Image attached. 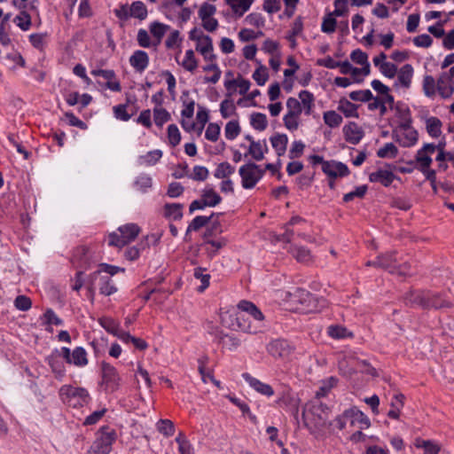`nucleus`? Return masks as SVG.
Masks as SVG:
<instances>
[{"instance_id": "bb28decb", "label": "nucleus", "mask_w": 454, "mask_h": 454, "mask_svg": "<svg viewBox=\"0 0 454 454\" xmlns=\"http://www.w3.org/2000/svg\"><path fill=\"white\" fill-rule=\"evenodd\" d=\"M118 231L130 243L139 234L140 228L136 223H128L118 228Z\"/></svg>"}, {"instance_id": "7ed1b4c3", "label": "nucleus", "mask_w": 454, "mask_h": 454, "mask_svg": "<svg viewBox=\"0 0 454 454\" xmlns=\"http://www.w3.org/2000/svg\"><path fill=\"white\" fill-rule=\"evenodd\" d=\"M348 0H335L334 6L335 10L325 16L323 20L321 25V30L324 33H333L336 29L337 21L333 16L341 17L344 16L348 12Z\"/></svg>"}, {"instance_id": "b1692460", "label": "nucleus", "mask_w": 454, "mask_h": 454, "mask_svg": "<svg viewBox=\"0 0 454 454\" xmlns=\"http://www.w3.org/2000/svg\"><path fill=\"white\" fill-rule=\"evenodd\" d=\"M358 106L351 103L347 98H342L340 99L338 110L343 113L345 117H356L358 118L357 113Z\"/></svg>"}, {"instance_id": "f3484780", "label": "nucleus", "mask_w": 454, "mask_h": 454, "mask_svg": "<svg viewBox=\"0 0 454 454\" xmlns=\"http://www.w3.org/2000/svg\"><path fill=\"white\" fill-rule=\"evenodd\" d=\"M129 63L137 72L142 73L149 64L148 54L144 51L137 50L130 56Z\"/></svg>"}, {"instance_id": "4468645a", "label": "nucleus", "mask_w": 454, "mask_h": 454, "mask_svg": "<svg viewBox=\"0 0 454 454\" xmlns=\"http://www.w3.org/2000/svg\"><path fill=\"white\" fill-rule=\"evenodd\" d=\"M243 377L248 382L250 387H253L257 393L267 396H271L276 394L274 388L270 385L260 381L248 373H245Z\"/></svg>"}, {"instance_id": "2f4dec72", "label": "nucleus", "mask_w": 454, "mask_h": 454, "mask_svg": "<svg viewBox=\"0 0 454 454\" xmlns=\"http://www.w3.org/2000/svg\"><path fill=\"white\" fill-rule=\"evenodd\" d=\"M248 155L257 161L264 159V151L261 141L253 142L249 145L247 153L244 156L247 157Z\"/></svg>"}, {"instance_id": "58836bf2", "label": "nucleus", "mask_w": 454, "mask_h": 454, "mask_svg": "<svg viewBox=\"0 0 454 454\" xmlns=\"http://www.w3.org/2000/svg\"><path fill=\"white\" fill-rule=\"evenodd\" d=\"M299 98L303 105L305 114L309 115L314 106V95L309 90H301L299 93Z\"/></svg>"}, {"instance_id": "49530a36", "label": "nucleus", "mask_w": 454, "mask_h": 454, "mask_svg": "<svg viewBox=\"0 0 454 454\" xmlns=\"http://www.w3.org/2000/svg\"><path fill=\"white\" fill-rule=\"evenodd\" d=\"M237 108L231 99H224L220 105V113L223 118H229L232 114H236Z\"/></svg>"}, {"instance_id": "ddd939ff", "label": "nucleus", "mask_w": 454, "mask_h": 454, "mask_svg": "<svg viewBox=\"0 0 454 454\" xmlns=\"http://www.w3.org/2000/svg\"><path fill=\"white\" fill-rule=\"evenodd\" d=\"M268 352L275 357L285 358L291 354V348L286 340H275L268 345Z\"/></svg>"}, {"instance_id": "dca6fc26", "label": "nucleus", "mask_w": 454, "mask_h": 454, "mask_svg": "<svg viewBox=\"0 0 454 454\" xmlns=\"http://www.w3.org/2000/svg\"><path fill=\"white\" fill-rule=\"evenodd\" d=\"M396 116L402 120L399 128L403 130H409L411 128L412 118L411 110L408 106H403L401 102H397L395 106Z\"/></svg>"}, {"instance_id": "680f3d73", "label": "nucleus", "mask_w": 454, "mask_h": 454, "mask_svg": "<svg viewBox=\"0 0 454 454\" xmlns=\"http://www.w3.org/2000/svg\"><path fill=\"white\" fill-rule=\"evenodd\" d=\"M134 184L141 192H146L147 190L152 187L153 181H152V178L148 175L143 174L137 178Z\"/></svg>"}, {"instance_id": "a19ab883", "label": "nucleus", "mask_w": 454, "mask_h": 454, "mask_svg": "<svg viewBox=\"0 0 454 454\" xmlns=\"http://www.w3.org/2000/svg\"><path fill=\"white\" fill-rule=\"evenodd\" d=\"M215 214L212 213L209 216L198 215L196 216L192 223L189 224L187 228L186 233L192 231H199L200 228L206 226L211 219L214 217Z\"/></svg>"}, {"instance_id": "20e7f679", "label": "nucleus", "mask_w": 454, "mask_h": 454, "mask_svg": "<svg viewBox=\"0 0 454 454\" xmlns=\"http://www.w3.org/2000/svg\"><path fill=\"white\" fill-rule=\"evenodd\" d=\"M329 413L330 407L323 403L321 399H311L306 403L302 411V417L305 425L308 426L307 418L309 415L317 416L319 419L325 422L327 419Z\"/></svg>"}, {"instance_id": "69168bd1", "label": "nucleus", "mask_w": 454, "mask_h": 454, "mask_svg": "<svg viewBox=\"0 0 454 454\" xmlns=\"http://www.w3.org/2000/svg\"><path fill=\"white\" fill-rule=\"evenodd\" d=\"M216 7L208 3H204L200 10H199V17L201 20H205L207 19L212 18V16L215 13Z\"/></svg>"}, {"instance_id": "8fccbe9b", "label": "nucleus", "mask_w": 454, "mask_h": 454, "mask_svg": "<svg viewBox=\"0 0 454 454\" xmlns=\"http://www.w3.org/2000/svg\"><path fill=\"white\" fill-rule=\"evenodd\" d=\"M176 442L178 443V450L180 454H193L190 442L186 439L185 435L182 432H180L176 436Z\"/></svg>"}, {"instance_id": "6e6d98bb", "label": "nucleus", "mask_w": 454, "mask_h": 454, "mask_svg": "<svg viewBox=\"0 0 454 454\" xmlns=\"http://www.w3.org/2000/svg\"><path fill=\"white\" fill-rule=\"evenodd\" d=\"M168 138L169 144L175 147L176 146L180 141H181V134L179 132V129L176 124H170L168 127Z\"/></svg>"}, {"instance_id": "4be33fe9", "label": "nucleus", "mask_w": 454, "mask_h": 454, "mask_svg": "<svg viewBox=\"0 0 454 454\" xmlns=\"http://www.w3.org/2000/svg\"><path fill=\"white\" fill-rule=\"evenodd\" d=\"M217 338L223 348L229 351L236 350L240 346V340L234 335L221 333L217 335Z\"/></svg>"}, {"instance_id": "9d476101", "label": "nucleus", "mask_w": 454, "mask_h": 454, "mask_svg": "<svg viewBox=\"0 0 454 454\" xmlns=\"http://www.w3.org/2000/svg\"><path fill=\"white\" fill-rule=\"evenodd\" d=\"M426 302L425 309L428 310L431 309H439L443 308H450L451 302L443 299L439 293H434L429 290L426 291Z\"/></svg>"}, {"instance_id": "79ce46f5", "label": "nucleus", "mask_w": 454, "mask_h": 454, "mask_svg": "<svg viewBox=\"0 0 454 454\" xmlns=\"http://www.w3.org/2000/svg\"><path fill=\"white\" fill-rule=\"evenodd\" d=\"M153 118L155 124L159 127H162L164 123L171 119V115L165 108L154 107Z\"/></svg>"}, {"instance_id": "f257e3e1", "label": "nucleus", "mask_w": 454, "mask_h": 454, "mask_svg": "<svg viewBox=\"0 0 454 454\" xmlns=\"http://www.w3.org/2000/svg\"><path fill=\"white\" fill-rule=\"evenodd\" d=\"M239 309L241 310L240 313L237 315L238 325L239 328L245 333H257L256 328H253L249 324L247 325V319L245 318V315L242 312H247L249 316H251L254 320L262 322L264 318L261 310L251 301H240L238 304Z\"/></svg>"}, {"instance_id": "ea45409f", "label": "nucleus", "mask_w": 454, "mask_h": 454, "mask_svg": "<svg viewBox=\"0 0 454 454\" xmlns=\"http://www.w3.org/2000/svg\"><path fill=\"white\" fill-rule=\"evenodd\" d=\"M337 383L338 379L335 377H330L326 380L322 381L315 397H325L330 393L331 389L337 385Z\"/></svg>"}, {"instance_id": "9b49d317", "label": "nucleus", "mask_w": 454, "mask_h": 454, "mask_svg": "<svg viewBox=\"0 0 454 454\" xmlns=\"http://www.w3.org/2000/svg\"><path fill=\"white\" fill-rule=\"evenodd\" d=\"M88 248L84 246L76 247L74 250L71 262L77 269L87 270L90 267V258L88 256Z\"/></svg>"}, {"instance_id": "1a4fd4ad", "label": "nucleus", "mask_w": 454, "mask_h": 454, "mask_svg": "<svg viewBox=\"0 0 454 454\" xmlns=\"http://www.w3.org/2000/svg\"><path fill=\"white\" fill-rule=\"evenodd\" d=\"M395 179L400 180V177L395 176L392 170L387 169L379 168L369 175L371 183H380L384 187H389Z\"/></svg>"}, {"instance_id": "bf43d9fd", "label": "nucleus", "mask_w": 454, "mask_h": 454, "mask_svg": "<svg viewBox=\"0 0 454 454\" xmlns=\"http://www.w3.org/2000/svg\"><path fill=\"white\" fill-rule=\"evenodd\" d=\"M108 245L111 247H116L118 248H121L129 244L126 240V238L123 237L121 233L118 234L116 232H112L108 235Z\"/></svg>"}, {"instance_id": "13d9d810", "label": "nucleus", "mask_w": 454, "mask_h": 454, "mask_svg": "<svg viewBox=\"0 0 454 454\" xmlns=\"http://www.w3.org/2000/svg\"><path fill=\"white\" fill-rule=\"evenodd\" d=\"M157 429L160 433L168 437L174 433V424L169 419H160L157 423Z\"/></svg>"}, {"instance_id": "c9c22d12", "label": "nucleus", "mask_w": 454, "mask_h": 454, "mask_svg": "<svg viewBox=\"0 0 454 454\" xmlns=\"http://www.w3.org/2000/svg\"><path fill=\"white\" fill-rule=\"evenodd\" d=\"M235 171V168L229 162L223 161L217 165L214 176L215 178L223 179L232 175Z\"/></svg>"}, {"instance_id": "e433bc0d", "label": "nucleus", "mask_w": 454, "mask_h": 454, "mask_svg": "<svg viewBox=\"0 0 454 454\" xmlns=\"http://www.w3.org/2000/svg\"><path fill=\"white\" fill-rule=\"evenodd\" d=\"M323 119L325 123L330 128H337L339 127L343 119L340 114H337L335 111L331 110L324 113Z\"/></svg>"}, {"instance_id": "412c9836", "label": "nucleus", "mask_w": 454, "mask_h": 454, "mask_svg": "<svg viewBox=\"0 0 454 454\" xmlns=\"http://www.w3.org/2000/svg\"><path fill=\"white\" fill-rule=\"evenodd\" d=\"M413 76V67L411 64L403 65L397 74L398 82L405 89H409Z\"/></svg>"}, {"instance_id": "a878e982", "label": "nucleus", "mask_w": 454, "mask_h": 454, "mask_svg": "<svg viewBox=\"0 0 454 454\" xmlns=\"http://www.w3.org/2000/svg\"><path fill=\"white\" fill-rule=\"evenodd\" d=\"M270 142L278 156H283L286 151L288 143L287 136L285 134H277L270 137Z\"/></svg>"}, {"instance_id": "393cba45", "label": "nucleus", "mask_w": 454, "mask_h": 454, "mask_svg": "<svg viewBox=\"0 0 454 454\" xmlns=\"http://www.w3.org/2000/svg\"><path fill=\"white\" fill-rule=\"evenodd\" d=\"M57 353L58 350H54L53 353L47 357V361L52 372L58 377H61L64 375L65 367L62 361L60 360V355H57Z\"/></svg>"}, {"instance_id": "4c0bfd02", "label": "nucleus", "mask_w": 454, "mask_h": 454, "mask_svg": "<svg viewBox=\"0 0 454 454\" xmlns=\"http://www.w3.org/2000/svg\"><path fill=\"white\" fill-rule=\"evenodd\" d=\"M442 121L437 117H430L427 120V131L432 137H438L442 131Z\"/></svg>"}, {"instance_id": "e2e57ef3", "label": "nucleus", "mask_w": 454, "mask_h": 454, "mask_svg": "<svg viewBox=\"0 0 454 454\" xmlns=\"http://www.w3.org/2000/svg\"><path fill=\"white\" fill-rule=\"evenodd\" d=\"M253 78L259 86L264 85L269 78L266 67L260 65V67L254 72Z\"/></svg>"}, {"instance_id": "0e129e2a", "label": "nucleus", "mask_w": 454, "mask_h": 454, "mask_svg": "<svg viewBox=\"0 0 454 454\" xmlns=\"http://www.w3.org/2000/svg\"><path fill=\"white\" fill-rule=\"evenodd\" d=\"M220 135V126L217 123L210 122L206 129L205 137L212 142L218 140Z\"/></svg>"}, {"instance_id": "5fc2aeb1", "label": "nucleus", "mask_w": 454, "mask_h": 454, "mask_svg": "<svg viewBox=\"0 0 454 454\" xmlns=\"http://www.w3.org/2000/svg\"><path fill=\"white\" fill-rule=\"evenodd\" d=\"M209 175V171L206 167L203 166H195L193 168L192 173L188 176L191 179L194 181L202 182L205 181Z\"/></svg>"}, {"instance_id": "603ef678", "label": "nucleus", "mask_w": 454, "mask_h": 454, "mask_svg": "<svg viewBox=\"0 0 454 454\" xmlns=\"http://www.w3.org/2000/svg\"><path fill=\"white\" fill-rule=\"evenodd\" d=\"M182 66L184 69L190 72H193L197 68L198 62L192 50L186 51L185 58L182 62Z\"/></svg>"}, {"instance_id": "5701e85b", "label": "nucleus", "mask_w": 454, "mask_h": 454, "mask_svg": "<svg viewBox=\"0 0 454 454\" xmlns=\"http://www.w3.org/2000/svg\"><path fill=\"white\" fill-rule=\"evenodd\" d=\"M59 395L60 397H88L89 393L85 388L65 385L60 387Z\"/></svg>"}, {"instance_id": "c756f323", "label": "nucleus", "mask_w": 454, "mask_h": 454, "mask_svg": "<svg viewBox=\"0 0 454 454\" xmlns=\"http://www.w3.org/2000/svg\"><path fill=\"white\" fill-rule=\"evenodd\" d=\"M131 103V97H127L125 104H120L114 106V114L116 119H119L123 121H129L133 115L134 113L129 114L127 112V107L129 104Z\"/></svg>"}, {"instance_id": "864d4df0", "label": "nucleus", "mask_w": 454, "mask_h": 454, "mask_svg": "<svg viewBox=\"0 0 454 454\" xmlns=\"http://www.w3.org/2000/svg\"><path fill=\"white\" fill-rule=\"evenodd\" d=\"M368 190L367 185H360L356 187L355 191L346 193L343 196V201L348 203L352 201L355 198L362 199L364 197Z\"/></svg>"}, {"instance_id": "c85d7f7f", "label": "nucleus", "mask_w": 454, "mask_h": 454, "mask_svg": "<svg viewBox=\"0 0 454 454\" xmlns=\"http://www.w3.org/2000/svg\"><path fill=\"white\" fill-rule=\"evenodd\" d=\"M169 29L168 25H165L159 21H153L150 25V32L153 37L157 39L156 43L153 45L157 46L160 43L162 37L166 34V32Z\"/></svg>"}, {"instance_id": "39448f33", "label": "nucleus", "mask_w": 454, "mask_h": 454, "mask_svg": "<svg viewBox=\"0 0 454 454\" xmlns=\"http://www.w3.org/2000/svg\"><path fill=\"white\" fill-rule=\"evenodd\" d=\"M120 378L116 369L108 363H102V387L106 394H112L118 389Z\"/></svg>"}, {"instance_id": "052dcab7", "label": "nucleus", "mask_w": 454, "mask_h": 454, "mask_svg": "<svg viewBox=\"0 0 454 454\" xmlns=\"http://www.w3.org/2000/svg\"><path fill=\"white\" fill-rule=\"evenodd\" d=\"M302 29H303L302 18L301 16H298L294 20V21L292 25V29L290 31L289 35L287 36V39L289 41H292L293 43L294 44L295 43L294 37L299 35L302 32Z\"/></svg>"}, {"instance_id": "c03bdc74", "label": "nucleus", "mask_w": 454, "mask_h": 454, "mask_svg": "<svg viewBox=\"0 0 454 454\" xmlns=\"http://www.w3.org/2000/svg\"><path fill=\"white\" fill-rule=\"evenodd\" d=\"M398 154V148L393 143H387L383 147L380 148L377 152V156L380 158L394 159Z\"/></svg>"}, {"instance_id": "aec40b11", "label": "nucleus", "mask_w": 454, "mask_h": 454, "mask_svg": "<svg viewBox=\"0 0 454 454\" xmlns=\"http://www.w3.org/2000/svg\"><path fill=\"white\" fill-rule=\"evenodd\" d=\"M378 262L379 268L387 270L389 272L394 273L397 263L395 252L386 253L379 255Z\"/></svg>"}, {"instance_id": "0eeeda50", "label": "nucleus", "mask_w": 454, "mask_h": 454, "mask_svg": "<svg viewBox=\"0 0 454 454\" xmlns=\"http://www.w3.org/2000/svg\"><path fill=\"white\" fill-rule=\"evenodd\" d=\"M426 291L427 290L411 289L403 294L402 298L403 303L410 308L419 307L425 309V302L427 300Z\"/></svg>"}, {"instance_id": "de8ad7c7", "label": "nucleus", "mask_w": 454, "mask_h": 454, "mask_svg": "<svg viewBox=\"0 0 454 454\" xmlns=\"http://www.w3.org/2000/svg\"><path fill=\"white\" fill-rule=\"evenodd\" d=\"M13 21L23 31L28 30L31 27V17L26 11L20 12V13L14 18Z\"/></svg>"}, {"instance_id": "a211bd4d", "label": "nucleus", "mask_w": 454, "mask_h": 454, "mask_svg": "<svg viewBox=\"0 0 454 454\" xmlns=\"http://www.w3.org/2000/svg\"><path fill=\"white\" fill-rule=\"evenodd\" d=\"M419 162H417V169H419L420 172H422L426 179L428 180L430 183H435L436 181V172L434 169L430 168V166L432 164V158L431 157H423L419 158Z\"/></svg>"}, {"instance_id": "338daca9", "label": "nucleus", "mask_w": 454, "mask_h": 454, "mask_svg": "<svg viewBox=\"0 0 454 454\" xmlns=\"http://www.w3.org/2000/svg\"><path fill=\"white\" fill-rule=\"evenodd\" d=\"M380 70L387 78H394L397 73V66L391 62H382Z\"/></svg>"}, {"instance_id": "423d86ee", "label": "nucleus", "mask_w": 454, "mask_h": 454, "mask_svg": "<svg viewBox=\"0 0 454 454\" xmlns=\"http://www.w3.org/2000/svg\"><path fill=\"white\" fill-rule=\"evenodd\" d=\"M255 168L256 163L253 161H249L239 168V174L241 177L243 188L252 189L258 183V178H256L254 172Z\"/></svg>"}, {"instance_id": "473e14b6", "label": "nucleus", "mask_w": 454, "mask_h": 454, "mask_svg": "<svg viewBox=\"0 0 454 454\" xmlns=\"http://www.w3.org/2000/svg\"><path fill=\"white\" fill-rule=\"evenodd\" d=\"M250 124L254 129L262 131L268 126V120L264 114L253 113L250 115Z\"/></svg>"}, {"instance_id": "f03ea898", "label": "nucleus", "mask_w": 454, "mask_h": 454, "mask_svg": "<svg viewBox=\"0 0 454 454\" xmlns=\"http://www.w3.org/2000/svg\"><path fill=\"white\" fill-rule=\"evenodd\" d=\"M116 439V433L108 426L101 427L98 432V436L92 443L90 453L92 454H109L111 446Z\"/></svg>"}, {"instance_id": "2eb2a0df", "label": "nucleus", "mask_w": 454, "mask_h": 454, "mask_svg": "<svg viewBox=\"0 0 454 454\" xmlns=\"http://www.w3.org/2000/svg\"><path fill=\"white\" fill-rule=\"evenodd\" d=\"M437 90L443 98H449L454 93V82L446 73L440 75L437 81Z\"/></svg>"}, {"instance_id": "72a5a7b5", "label": "nucleus", "mask_w": 454, "mask_h": 454, "mask_svg": "<svg viewBox=\"0 0 454 454\" xmlns=\"http://www.w3.org/2000/svg\"><path fill=\"white\" fill-rule=\"evenodd\" d=\"M131 17L137 18L140 20L147 17V8L141 1L133 2L129 7Z\"/></svg>"}, {"instance_id": "09e8293b", "label": "nucleus", "mask_w": 454, "mask_h": 454, "mask_svg": "<svg viewBox=\"0 0 454 454\" xmlns=\"http://www.w3.org/2000/svg\"><path fill=\"white\" fill-rule=\"evenodd\" d=\"M202 44L198 43L196 46V51H200L204 59H207V53H210L213 51V43L212 39L209 35H203L202 36Z\"/></svg>"}, {"instance_id": "774afa93", "label": "nucleus", "mask_w": 454, "mask_h": 454, "mask_svg": "<svg viewBox=\"0 0 454 454\" xmlns=\"http://www.w3.org/2000/svg\"><path fill=\"white\" fill-rule=\"evenodd\" d=\"M15 307L21 311L28 310L32 306V301L26 295H18L14 300Z\"/></svg>"}, {"instance_id": "cd10ccee", "label": "nucleus", "mask_w": 454, "mask_h": 454, "mask_svg": "<svg viewBox=\"0 0 454 454\" xmlns=\"http://www.w3.org/2000/svg\"><path fill=\"white\" fill-rule=\"evenodd\" d=\"M88 364L87 353L82 347L75 348L71 355L69 364H74L78 367L85 366Z\"/></svg>"}, {"instance_id": "7c9ffc66", "label": "nucleus", "mask_w": 454, "mask_h": 454, "mask_svg": "<svg viewBox=\"0 0 454 454\" xmlns=\"http://www.w3.org/2000/svg\"><path fill=\"white\" fill-rule=\"evenodd\" d=\"M183 205L180 203H168L164 206V215L166 217H172L173 220L177 221L183 217Z\"/></svg>"}, {"instance_id": "6e6552de", "label": "nucleus", "mask_w": 454, "mask_h": 454, "mask_svg": "<svg viewBox=\"0 0 454 454\" xmlns=\"http://www.w3.org/2000/svg\"><path fill=\"white\" fill-rule=\"evenodd\" d=\"M90 278L98 283L101 294L109 296L117 292V287L113 283L111 277L100 275V270L91 273Z\"/></svg>"}, {"instance_id": "a18cd8bd", "label": "nucleus", "mask_w": 454, "mask_h": 454, "mask_svg": "<svg viewBox=\"0 0 454 454\" xmlns=\"http://www.w3.org/2000/svg\"><path fill=\"white\" fill-rule=\"evenodd\" d=\"M100 325L109 333L115 336L120 330V325L118 322L111 317H104L99 319Z\"/></svg>"}, {"instance_id": "37998d69", "label": "nucleus", "mask_w": 454, "mask_h": 454, "mask_svg": "<svg viewBox=\"0 0 454 454\" xmlns=\"http://www.w3.org/2000/svg\"><path fill=\"white\" fill-rule=\"evenodd\" d=\"M241 129L237 120L230 121L225 125V137L228 140L235 139L240 134Z\"/></svg>"}, {"instance_id": "f704fd0d", "label": "nucleus", "mask_w": 454, "mask_h": 454, "mask_svg": "<svg viewBox=\"0 0 454 454\" xmlns=\"http://www.w3.org/2000/svg\"><path fill=\"white\" fill-rule=\"evenodd\" d=\"M353 418L354 409L346 410L341 415L336 417L334 423L340 430H342L348 422H349L351 426L355 424V419Z\"/></svg>"}, {"instance_id": "3c124183", "label": "nucleus", "mask_w": 454, "mask_h": 454, "mask_svg": "<svg viewBox=\"0 0 454 454\" xmlns=\"http://www.w3.org/2000/svg\"><path fill=\"white\" fill-rule=\"evenodd\" d=\"M287 114L289 116L299 117L302 112L301 102L295 98H289L286 101Z\"/></svg>"}, {"instance_id": "4d7b16f0", "label": "nucleus", "mask_w": 454, "mask_h": 454, "mask_svg": "<svg viewBox=\"0 0 454 454\" xmlns=\"http://www.w3.org/2000/svg\"><path fill=\"white\" fill-rule=\"evenodd\" d=\"M349 98L354 101L369 102L373 95L370 90H356L349 93Z\"/></svg>"}, {"instance_id": "6ab92c4d", "label": "nucleus", "mask_w": 454, "mask_h": 454, "mask_svg": "<svg viewBox=\"0 0 454 454\" xmlns=\"http://www.w3.org/2000/svg\"><path fill=\"white\" fill-rule=\"evenodd\" d=\"M335 168L338 172H334V170H330V165L328 161L324 163L322 168V171L328 176L329 179L335 180L337 177H344L348 176L350 174V171L348 166L342 162H337L335 165Z\"/></svg>"}, {"instance_id": "f8f14e48", "label": "nucleus", "mask_w": 454, "mask_h": 454, "mask_svg": "<svg viewBox=\"0 0 454 454\" xmlns=\"http://www.w3.org/2000/svg\"><path fill=\"white\" fill-rule=\"evenodd\" d=\"M342 130L345 140L352 145H357L364 134L363 129L354 121L345 125Z\"/></svg>"}]
</instances>
